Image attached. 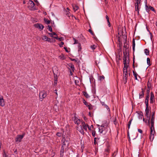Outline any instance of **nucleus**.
<instances>
[{
    "instance_id": "obj_54",
    "label": "nucleus",
    "mask_w": 157,
    "mask_h": 157,
    "mask_svg": "<svg viewBox=\"0 0 157 157\" xmlns=\"http://www.w3.org/2000/svg\"><path fill=\"white\" fill-rule=\"evenodd\" d=\"M118 41L119 42V43L122 44V40L121 39L120 36H118Z\"/></svg>"
},
{
    "instance_id": "obj_7",
    "label": "nucleus",
    "mask_w": 157,
    "mask_h": 157,
    "mask_svg": "<svg viewBox=\"0 0 157 157\" xmlns=\"http://www.w3.org/2000/svg\"><path fill=\"white\" fill-rule=\"evenodd\" d=\"M25 135V133H23L22 135H18L17 137L16 138L15 140L16 142H20L21 141L22 139H23V137Z\"/></svg>"
},
{
    "instance_id": "obj_62",
    "label": "nucleus",
    "mask_w": 157,
    "mask_h": 157,
    "mask_svg": "<svg viewBox=\"0 0 157 157\" xmlns=\"http://www.w3.org/2000/svg\"><path fill=\"white\" fill-rule=\"evenodd\" d=\"M70 59L72 61H75V62H77V60L75 59H72V58H70Z\"/></svg>"
},
{
    "instance_id": "obj_38",
    "label": "nucleus",
    "mask_w": 157,
    "mask_h": 157,
    "mask_svg": "<svg viewBox=\"0 0 157 157\" xmlns=\"http://www.w3.org/2000/svg\"><path fill=\"white\" fill-rule=\"evenodd\" d=\"M96 47L97 46L94 44L91 45L90 46L91 48L93 50H94V49H95Z\"/></svg>"
},
{
    "instance_id": "obj_33",
    "label": "nucleus",
    "mask_w": 157,
    "mask_h": 157,
    "mask_svg": "<svg viewBox=\"0 0 157 157\" xmlns=\"http://www.w3.org/2000/svg\"><path fill=\"white\" fill-rule=\"evenodd\" d=\"M149 99L145 98V103L146 106H148Z\"/></svg>"
},
{
    "instance_id": "obj_26",
    "label": "nucleus",
    "mask_w": 157,
    "mask_h": 157,
    "mask_svg": "<svg viewBox=\"0 0 157 157\" xmlns=\"http://www.w3.org/2000/svg\"><path fill=\"white\" fill-rule=\"evenodd\" d=\"M135 10L136 11H137L138 12V13L139 14V5L137 4H135Z\"/></svg>"
},
{
    "instance_id": "obj_55",
    "label": "nucleus",
    "mask_w": 157,
    "mask_h": 157,
    "mask_svg": "<svg viewBox=\"0 0 157 157\" xmlns=\"http://www.w3.org/2000/svg\"><path fill=\"white\" fill-rule=\"evenodd\" d=\"M59 57L60 59H62V60H63L64 59V57L63 55H61L59 56Z\"/></svg>"
},
{
    "instance_id": "obj_34",
    "label": "nucleus",
    "mask_w": 157,
    "mask_h": 157,
    "mask_svg": "<svg viewBox=\"0 0 157 157\" xmlns=\"http://www.w3.org/2000/svg\"><path fill=\"white\" fill-rule=\"evenodd\" d=\"M145 7H146V11L148 12L149 11V7H148L147 5V2L145 3Z\"/></svg>"
},
{
    "instance_id": "obj_57",
    "label": "nucleus",
    "mask_w": 157,
    "mask_h": 157,
    "mask_svg": "<svg viewBox=\"0 0 157 157\" xmlns=\"http://www.w3.org/2000/svg\"><path fill=\"white\" fill-rule=\"evenodd\" d=\"M63 40H64V38L63 37H61L60 38H59L58 39V40H59V41H61Z\"/></svg>"
},
{
    "instance_id": "obj_41",
    "label": "nucleus",
    "mask_w": 157,
    "mask_h": 157,
    "mask_svg": "<svg viewBox=\"0 0 157 157\" xmlns=\"http://www.w3.org/2000/svg\"><path fill=\"white\" fill-rule=\"evenodd\" d=\"M44 20L45 22L47 24H49L50 22V21L49 20H48V19L44 18Z\"/></svg>"
},
{
    "instance_id": "obj_58",
    "label": "nucleus",
    "mask_w": 157,
    "mask_h": 157,
    "mask_svg": "<svg viewBox=\"0 0 157 157\" xmlns=\"http://www.w3.org/2000/svg\"><path fill=\"white\" fill-rule=\"evenodd\" d=\"M140 3V1L137 0L136 1V4H137L139 5Z\"/></svg>"
},
{
    "instance_id": "obj_46",
    "label": "nucleus",
    "mask_w": 157,
    "mask_h": 157,
    "mask_svg": "<svg viewBox=\"0 0 157 157\" xmlns=\"http://www.w3.org/2000/svg\"><path fill=\"white\" fill-rule=\"evenodd\" d=\"M88 31L93 36L94 35V34L91 29H89Z\"/></svg>"
},
{
    "instance_id": "obj_63",
    "label": "nucleus",
    "mask_w": 157,
    "mask_h": 157,
    "mask_svg": "<svg viewBox=\"0 0 157 157\" xmlns=\"http://www.w3.org/2000/svg\"><path fill=\"white\" fill-rule=\"evenodd\" d=\"M56 42V40L55 39H51V42L55 43Z\"/></svg>"
},
{
    "instance_id": "obj_13",
    "label": "nucleus",
    "mask_w": 157,
    "mask_h": 157,
    "mask_svg": "<svg viewBox=\"0 0 157 157\" xmlns=\"http://www.w3.org/2000/svg\"><path fill=\"white\" fill-rule=\"evenodd\" d=\"M77 129L78 131L81 133L83 135L84 134V131L82 128V125L78 126L77 127Z\"/></svg>"
},
{
    "instance_id": "obj_14",
    "label": "nucleus",
    "mask_w": 157,
    "mask_h": 157,
    "mask_svg": "<svg viewBox=\"0 0 157 157\" xmlns=\"http://www.w3.org/2000/svg\"><path fill=\"white\" fill-rule=\"evenodd\" d=\"M74 122L75 124L77 125H79L80 124V120L79 119L76 117L75 116L74 117Z\"/></svg>"
},
{
    "instance_id": "obj_50",
    "label": "nucleus",
    "mask_w": 157,
    "mask_h": 157,
    "mask_svg": "<svg viewBox=\"0 0 157 157\" xmlns=\"http://www.w3.org/2000/svg\"><path fill=\"white\" fill-rule=\"evenodd\" d=\"M48 30L49 31H50L51 32H52V27H51V26H50V25H48Z\"/></svg>"
},
{
    "instance_id": "obj_21",
    "label": "nucleus",
    "mask_w": 157,
    "mask_h": 157,
    "mask_svg": "<svg viewBox=\"0 0 157 157\" xmlns=\"http://www.w3.org/2000/svg\"><path fill=\"white\" fill-rule=\"evenodd\" d=\"M141 90H142L141 92V93H140L139 94L140 99L141 98H143L144 97V91L143 90V89L142 88Z\"/></svg>"
},
{
    "instance_id": "obj_49",
    "label": "nucleus",
    "mask_w": 157,
    "mask_h": 157,
    "mask_svg": "<svg viewBox=\"0 0 157 157\" xmlns=\"http://www.w3.org/2000/svg\"><path fill=\"white\" fill-rule=\"evenodd\" d=\"M66 14L68 17H70V13L68 11H66Z\"/></svg>"
},
{
    "instance_id": "obj_31",
    "label": "nucleus",
    "mask_w": 157,
    "mask_h": 157,
    "mask_svg": "<svg viewBox=\"0 0 157 157\" xmlns=\"http://www.w3.org/2000/svg\"><path fill=\"white\" fill-rule=\"evenodd\" d=\"M69 67H70L72 71L74 72L75 70L74 65L73 64H71L70 65H69Z\"/></svg>"
},
{
    "instance_id": "obj_42",
    "label": "nucleus",
    "mask_w": 157,
    "mask_h": 157,
    "mask_svg": "<svg viewBox=\"0 0 157 157\" xmlns=\"http://www.w3.org/2000/svg\"><path fill=\"white\" fill-rule=\"evenodd\" d=\"M78 51H80L81 50L82 48L81 46V44L80 43H78Z\"/></svg>"
},
{
    "instance_id": "obj_11",
    "label": "nucleus",
    "mask_w": 157,
    "mask_h": 157,
    "mask_svg": "<svg viewBox=\"0 0 157 157\" xmlns=\"http://www.w3.org/2000/svg\"><path fill=\"white\" fill-rule=\"evenodd\" d=\"M35 27L36 28L42 30L44 28V26L43 25L38 23H36L34 25Z\"/></svg>"
},
{
    "instance_id": "obj_20",
    "label": "nucleus",
    "mask_w": 157,
    "mask_h": 157,
    "mask_svg": "<svg viewBox=\"0 0 157 157\" xmlns=\"http://www.w3.org/2000/svg\"><path fill=\"white\" fill-rule=\"evenodd\" d=\"M146 117V120L148 121V125L149 126L150 125V116L147 115V116H145Z\"/></svg>"
},
{
    "instance_id": "obj_18",
    "label": "nucleus",
    "mask_w": 157,
    "mask_h": 157,
    "mask_svg": "<svg viewBox=\"0 0 157 157\" xmlns=\"http://www.w3.org/2000/svg\"><path fill=\"white\" fill-rule=\"evenodd\" d=\"M150 127V134H152L153 135H154V134L155 133V128L154 127V126H152L151 125Z\"/></svg>"
},
{
    "instance_id": "obj_47",
    "label": "nucleus",
    "mask_w": 157,
    "mask_h": 157,
    "mask_svg": "<svg viewBox=\"0 0 157 157\" xmlns=\"http://www.w3.org/2000/svg\"><path fill=\"white\" fill-rule=\"evenodd\" d=\"M56 135L58 137H61L62 135L61 133L58 132L56 133Z\"/></svg>"
},
{
    "instance_id": "obj_9",
    "label": "nucleus",
    "mask_w": 157,
    "mask_h": 157,
    "mask_svg": "<svg viewBox=\"0 0 157 157\" xmlns=\"http://www.w3.org/2000/svg\"><path fill=\"white\" fill-rule=\"evenodd\" d=\"M124 56L123 58V62H127V59L128 58H129L128 56L129 53L127 52H123ZM128 60L129 61V59H128Z\"/></svg>"
},
{
    "instance_id": "obj_17",
    "label": "nucleus",
    "mask_w": 157,
    "mask_h": 157,
    "mask_svg": "<svg viewBox=\"0 0 157 157\" xmlns=\"http://www.w3.org/2000/svg\"><path fill=\"white\" fill-rule=\"evenodd\" d=\"M81 125H82V127H83V129L85 130L86 131H87V125H86L85 122L82 121L81 122Z\"/></svg>"
},
{
    "instance_id": "obj_28",
    "label": "nucleus",
    "mask_w": 157,
    "mask_h": 157,
    "mask_svg": "<svg viewBox=\"0 0 157 157\" xmlns=\"http://www.w3.org/2000/svg\"><path fill=\"white\" fill-rule=\"evenodd\" d=\"M48 34L51 37H53V36L54 35H57V34L55 32H53L52 33H48Z\"/></svg>"
},
{
    "instance_id": "obj_4",
    "label": "nucleus",
    "mask_w": 157,
    "mask_h": 157,
    "mask_svg": "<svg viewBox=\"0 0 157 157\" xmlns=\"http://www.w3.org/2000/svg\"><path fill=\"white\" fill-rule=\"evenodd\" d=\"M28 4L30 5V6H28L30 10H36V9L34 7L35 4L33 1L31 0H29Z\"/></svg>"
},
{
    "instance_id": "obj_19",
    "label": "nucleus",
    "mask_w": 157,
    "mask_h": 157,
    "mask_svg": "<svg viewBox=\"0 0 157 157\" xmlns=\"http://www.w3.org/2000/svg\"><path fill=\"white\" fill-rule=\"evenodd\" d=\"M149 109L148 106H146V108L145 110V116H147V115H149Z\"/></svg>"
},
{
    "instance_id": "obj_27",
    "label": "nucleus",
    "mask_w": 157,
    "mask_h": 157,
    "mask_svg": "<svg viewBox=\"0 0 157 157\" xmlns=\"http://www.w3.org/2000/svg\"><path fill=\"white\" fill-rule=\"evenodd\" d=\"M83 92L84 95L86 98H90V96L86 92L84 91Z\"/></svg>"
},
{
    "instance_id": "obj_44",
    "label": "nucleus",
    "mask_w": 157,
    "mask_h": 157,
    "mask_svg": "<svg viewBox=\"0 0 157 157\" xmlns=\"http://www.w3.org/2000/svg\"><path fill=\"white\" fill-rule=\"evenodd\" d=\"M83 102L84 104L86 106H87L88 105L90 104H89L88 103L86 102L84 99L83 100Z\"/></svg>"
},
{
    "instance_id": "obj_6",
    "label": "nucleus",
    "mask_w": 157,
    "mask_h": 157,
    "mask_svg": "<svg viewBox=\"0 0 157 157\" xmlns=\"http://www.w3.org/2000/svg\"><path fill=\"white\" fill-rule=\"evenodd\" d=\"M123 38L124 39V47L125 48V51L127 52V50H128L129 48V45L128 44V43L127 42H126L127 41V37L126 36H123Z\"/></svg>"
},
{
    "instance_id": "obj_8",
    "label": "nucleus",
    "mask_w": 157,
    "mask_h": 157,
    "mask_svg": "<svg viewBox=\"0 0 157 157\" xmlns=\"http://www.w3.org/2000/svg\"><path fill=\"white\" fill-rule=\"evenodd\" d=\"M134 63H135V56H134L133 57V67L134 68V70H133L132 72H133V75L135 77V79L137 80V75H138L137 74V73L136 72V71H135Z\"/></svg>"
},
{
    "instance_id": "obj_36",
    "label": "nucleus",
    "mask_w": 157,
    "mask_h": 157,
    "mask_svg": "<svg viewBox=\"0 0 157 157\" xmlns=\"http://www.w3.org/2000/svg\"><path fill=\"white\" fill-rule=\"evenodd\" d=\"M139 118L141 119L142 118L143 116V113L142 112H140L139 113Z\"/></svg>"
},
{
    "instance_id": "obj_52",
    "label": "nucleus",
    "mask_w": 157,
    "mask_h": 157,
    "mask_svg": "<svg viewBox=\"0 0 157 157\" xmlns=\"http://www.w3.org/2000/svg\"><path fill=\"white\" fill-rule=\"evenodd\" d=\"M104 107L106 108L107 109V110H108L109 111H110L109 107L106 105L105 104L104 106Z\"/></svg>"
},
{
    "instance_id": "obj_22",
    "label": "nucleus",
    "mask_w": 157,
    "mask_h": 157,
    "mask_svg": "<svg viewBox=\"0 0 157 157\" xmlns=\"http://www.w3.org/2000/svg\"><path fill=\"white\" fill-rule=\"evenodd\" d=\"M72 7L75 12L79 8L78 6L75 4L72 5Z\"/></svg>"
},
{
    "instance_id": "obj_3",
    "label": "nucleus",
    "mask_w": 157,
    "mask_h": 157,
    "mask_svg": "<svg viewBox=\"0 0 157 157\" xmlns=\"http://www.w3.org/2000/svg\"><path fill=\"white\" fill-rule=\"evenodd\" d=\"M47 96V93L44 91H41L40 92L39 97L40 100L42 101L43 99L45 98Z\"/></svg>"
},
{
    "instance_id": "obj_48",
    "label": "nucleus",
    "mask_w": 157,
    "mask_h": 157,
    "mask_svg": "<svg viewBox=\"0 0 157 157\" xmlns=\"http://www.w3.org/2000/svg\"><path fill=\"white\" fill-rule=\"evenodd\" d=\"M73 40L74 41V44H76L78 43V40H76L75 38H73Z\"/></svg>"
},
{
    "instance_id": "obj_60",
    "label": "nucleus",
    "mask_w": 157,
    "mask_h": 157,
    "mask_svg": "<svg viewBox=\"0 0 157 157\" xmlns=\"http://www.w3.org/2000/svg\"><path fill=\"white\" fill-rule=\"evenodd\" d=\"M46 41H48V42H51V39L50 38L47 37V39Z\"/></svg>"
},
{
    "instance_id": "obj_1",
    "label": "nucleus",
    "mask_w": 157,
    "mask_h": 157,
    "mask_svg": "<svg viewBox=\"0 0 157 157\" xmlns=\"http://www.w3.org/2000/svg\"><path fill=\"white\" fill-rule=\"evenodd\" d=\"M108 128L107 125L105 126L103 124L99 127V132L101 133H103V132H104V134H105L107 132V130L105 131V129L108 130Z\"/></svg>"
},
{
    "instance_id": "obj_30",
    "label": "nucleus",
    "mask_w": 157,
    "mask_h": 157,
    "mask_svg": "<svg viewBox=\"0 0 157 157\" xmlns=\"http://www.w3.org/2000/svg\"><path fill=\"white\" fill-rule=\"evenodd\" d=\"M154 135L150 134L149 137V139H150V141H152L154 139Z\"/></svg>"
},
{
    "instance_id": "obj_16",
    "label": "nucleus",
    "mask_w": 157,
    "mask_h": 157,
    "mask_svg": "<svg viewBox=\"0 0 157 157\" xmlns=\"http://www.w3.org/2000/svg\"><path fill=\"white\" fill-rule=\"evenodd\" d=\"M0 105L2 106H4L5 104V103L4 101V100L3 98L2 97H0Z\"/></svg>"
},
{
    "instance_id": "obj_59",
    "label": "nucleus",
    "mask_w": 157,
    "mask_h": 157,
    "mask_svg": "<svg viewBox=\"0 0 157 157\" xmlns=\"http://www.w3.org/2000/svg\"><path fill=\"white\" fill-rule=\"evenodd\" d=\"M138 131L140 133L142 134V133L143 131L140 129H138Z\"/></svg>"
},
{
    "instance_id": "obj_25",
    "label": "nucleus",
    "mask_w": 157,
    "mask_h": 157,
    "mask_svg": "<svg viewBox=\"0 0 157 157\" xmlns=\"http://www.w3.org/2000/svg\"><path fill=\"white\" fill-rule=\"evenodd\" d=\"M132 49L133 51L134 52L135 50V40L134 39H133L132 40Z\"/></svg>"
},
{
    "instance_id": "obj_39",
    "label": "nucleus",
    "mask_w": 157,
    "mask_h": 157,
    "mask_svg": "<svg viewBox=\"0 0 157 157\" xmlns=\"http://www.w3.org/2000/svg\"><path fill=\"white\" fill-rule=\"evenodd\" d=\"M147 88H150L151 86V84L149 82V81H148L147 82Z\"/></svg>"
},
{
    "instance_id": "obj_23",
    "label": "nucleus",
    "mask_w": 157,
    "mask_h": 157,
    "mask_svg": "<svg viewBox=\"0 0 157 157\" xmlns=\"http://www.w3.org/2000/svg\"><path fill=\"white\" fill-rule=\"evenodd\" d=\"M65 148L63 147H61V149L60 151V156H63V154L64 152V149Z\"/></svg>"
},
{
    "instance_id": "obj_40",
    "label": "nucleus",
    "mask_w": 157,
    "mask_h": 157,
    "mask_svg": "<svg viewBox=\"0 0 157 157\" xmlns=\"http://www.w3.org/2000/svg\"><path fill=\"white\" fill-rule=\"evenodd\" d=\"M47 37H48L46 36L45 35H43L42 37V39L43 40H44L45 41H46L47 39Z\"/></svg>"
},
{
    "instance_id": "obj_29",
    "label": "nucleus",
    "mask_w": 157,
    "mask_h": 157,
    "mask_svg": "<svg viewBox=\"0 0 157 157\" xmlns=\"http://www.w3.org/2000/svg\"><path fill=\"white\" fill-rule=\"evenodd\" d=\"M144 52L146 55H148L149 54V51L147 49H145L144 50Z\"/></svg>"
},
{
    "instance_id": "obj_10",
    "label": "nucleus",
    "mask_w": 157,
    "mask_h": 157,
    "mask_svg": "<svg viewBox=\"0 0 157 157\" xmlns=\"http://www.w3.org/2000/svg\"><path fill=\"white\" fill-rule=\"evenodd\" d=\"M155 101V97L153 93L152 92H151L150 94V103H153Z\"/></svg>"
},
{
    "instance_id": "obj_53",
    "label": "nucleus",
    "mask_w": 157,
    "mask_h": 157,
    "mask_svg": "<svg viewBox=\"0 0 157 157\" xmlns=\"http://www.w3.org/2000/svg\"><path fill=\"white\" fill-rule=\"evenodd\" d=\"M64 44V42L61 41L60 42V43L59 44V46L60 47H63V45Z\"/></svg>"
},
{
    "instance_id": "obj_5",
    "label": "nucleus",
    "mask_w": 157,
    "mask_h": 157,
    "mask_svg": "<svg viewBox=\"0 0 157 157\" xmlns=\"http://www.w3.org/2000/svg\"><path fill=\"white\" fill-rule=\"evenodd\" d=\"M62 146L61 147L64 148H67L68 147V143L67 140H66L64 137L62 138Z\"/></svg>"
},
{
    "instance_id": "obj_35",
    "label": "nucleus",
    "mask_w": 157,
    "mask_h": 157,
    "mask_svg": "<svg viewBox=\"0 0 157 157\" xmlns=\"http://www.w3.org/2000/svg\"><path fill=\"white\" fill-rule=\"evenodd\" d=\"M99 79L100 81H102L104 79L105 77L104 76H100L99 77Z\"/></svg>"
},
{
    "instance_id": "obj_37",
    "label": "nucleus",
    "mask_w": 157,
    "mask_h": 157,
    "mask_svg": "<svg viewBox=\"0 0 157 157\" xmlns=\"http://www.w3.org/2000/svg\"><path fill=\"white\" fill-rule=\"evenodd\" d=\"M150 59L149 58H147V63L149 66H150L151 64H150Z\"/></svg>"
},
{
    "instance_id": "obj_2",
    "label": "nucleus",
    "mask_w": 157,
    "mask_h": 157,
    "mask_svg": "<svg viewBox=\"0 0 157 157\" xmlns=\"http://www.w3.org/2000/svg\"><path fill=\"white\" fill-rule=\"evenodd\" d=\"M108 128L107 125L105 126L103 124L99 127V132L101 133H103V132H104V134H105L107 132V130L105 131V129L108 130Z\"/></svg>"
},
{
    "instance_id": "obj_64",
    "label": "nucleus",
    "mask_w": 157,
    "mask_h": 157,
    "mask_svg": "<svg viewBox=\"0 0 157 157\" xmlns=\"http://www.w3.org/2000/svg\"><path fill=\"white\" fill-rule=\"evenodd\" d=\"M64 49L65 50V51L67 52H68L69 51H68V50L67 49V48L66 47H64Z\"/></svg>"
},
{
    "instance_id": "obj_43",
    "label": "nucleus",
    "mask_w": 157,
    "mask_h": 157,
    "mask_svg": "<svg viewBox=\"0 0 157 157\" xmlns=\"http://www.w3.org/2000/svg\"><path fill=\"white\" fill-rule=\"evenodd\" d=\"M149 9L151 10L154 12H155V10L154 9V8L152 7L151 6H149Z\"/></svg>"
},
{
    "instance_id": "obj_45",
    "label": "nucleus",
    "mask_w": 157,
    "mask_h": 157,
    "mask_svg": "<svg viewBox=\"0 0 157 157\" xmlns=\"http://www.w3.org/2000/svg\"><path fill=\"white\" fill-rule=\"evenodd\" d=\"M92 136L93 137H95V134H96V132L94 130H92Z\"/></svg>"
},
{
    "instance_id": "obj_24",
    "label": "nucleus",
    "mask_w": 157,
    "mask_h": 157,
    "mask_svg": "<svg viewBox=\"0 0 157 157\" xmlns=\"http://www.w3.org/2000/svg\"><path fill=\"white\" fill-rule=\"evenodd\" d=\"M107 20V22L108 24V25L109 27L111 26V24L109 21V18L107 15H106L105 16Z\"/></svg>"
},
{
    "instance_id": "obj_61",
    "label": "nucleus",
    "mask_w": 157,
    "mask_h": 157,
    "mask_svg": "<svg viewBox=\"0 0 157 157\" xmlns=\"http://www.w3.org/2000/svg\"><path fill=\"white\" fill-rule=\"evenodd\" d=\"M90 106H91V105L90 104L88 105L87 106L88 107V108L89 109H92V107Z\"/></svg>"
},
{
    "instance_id": "obj_15",
    "label": "nucleus",
    "mask_w": 157,
    "mask_h": 157,
    "mask_svg": "<svg viewBox=\"0 0 157 157\" xmlns=\"http://www.w3.org/2000/svg\"><path fill=\"white\" fill-rule=\"evenodd\" d=\"M123 63L124 65V67L125 68V71H127V68L129 67V61L127 60V62H123Z\"/></svg>"
},
{
    "instance_id": "obj_51",
    "label": "nucleus",
    "mask_w": 157,
    "mask_h": 157,
    "mask_svg": "<svg viewBox=\"0 0 157 157\" xmlns=\"http://www.w3.org/2000/svg\"><path fill=\"white\" fill-rule=\"evenodd\" d=\"M127 78H123V82L124 84H126L127 82Z\"/></svg>"
},
{
    "instance_id": "obj_32",
    "label": "nucleus",
    "mask_w": 157,
    "mask_h": 157,
    "mask_svg": "<svg viewBox=\"0 0 157 157\" xmlns=\"http://www.w3.org/2000/svg\"><path fill=\"white\" fill-rule=\"evenodd\" d=\"M128 74V73L127 71H125V72L124 73V75H123V78H127Z\"/></svg>"
},
{
    "instance_id": "obj_56",
    "label": "nucleus",
    "mask_w": 157,
    "mask_h": 157,
    "mask_svg": "<svg viewBox=\"0 0 157 157\" xmlns=\"http://www.w3.org/2000/svg\"><path fill=\"white\" fill-rule=\"evenodd\" d=\"M150 88H147V94H150Z\"/></svg>"
},
{
    "instance_id": "obj_12",
    "label": "nucleus",
    "mask_w": 157,
    "mask_h": 157,
    "mask_svg": "<svg viewBox=\"0 0 157 157\" xmlns=\"http://www.w3.org/2000/svg\"><path fill=\"white\" fill-rule=\"evenodd\" d=\"M155 116H153V115H151L150 117V124H151V125L152 126H154V122H155Z\"/></svg>"
}]
</instances>
